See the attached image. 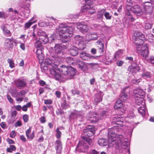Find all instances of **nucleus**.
Masks as SVG:
<instances>
[{
    "label": "nucleus",
    "mask_w": 154,
    "mask_h": 154,
    "mask_svg": "<svg viewBox=\"0 0 154 154\" xmlns=\"http://www.w3.org/2000/svg\"><path fill=\"white\" fill-rule=\"evenodd\" d=\"M51 74L54 76L56 80L62 81L72 79L75 74L74 69L71 66L67 67L62 65L59 69L58 67L51 71Z\"/></svg>",
    "instance_id": "f257e3e1"
},
{
    "label": "nucleus",
    "mask_w": 154,
    "mask_h": 154,
    "mask_svg": "<svg viewBox=\"0 0 154 154\" xmlns=\"http://www.w3.org/2000/svg\"><path fill=\"white\" fill-rule=\"evenodd\" d=\"M133 37L134 40V44L137 46L136 48L137 52L143 57L146 58L149 54V51L147 44L142 46L145 40L144 35L141 32L135 31Z\"/></svg>",
    "instance_id": "f03ea898"
},
{
    "label": "nucleus",
    "mask_w": 154,
    "mask_h": 154,
    "mask_svg": "<svg viewBox=\"0 0 154 154\" xmlns=\"http://www.w3.org/2000/svg\"><path fill=\"white\" fill-rule=\"evenodd\" d=\"M56 32L62 37L61 40L63 43H66L69 40L70 34L73 32L72 27L68 26L65 23H61L57 26L56 29Z\"/></svg>",
    "instance_id": "7ed1b4c3"
},
{
    "label": "nucleus",
    "mask_w": 154,
    "mask_h": 154,
    "mask_svg": "<svg viewBox=\"0 0 154 154\" xmlns=\"http://www.w3.org/2000/svg\"><path fill=\"white\" fill-rule=\"evenodd\" d=\"M65 47H63L62 45L60 44H56L54 48L55 52L51 54V57L53 58V60H55V62L57 64L58 62L61 61V58L63 57L62 56L63 53L62 51L63 49Z\"/></svg>",
    "instance_id": "20e7f679"
},
{
    "label": "nucleus",
    "mask_w": 154,
    "mask_h": 154,
    "mask_svg": "<svg viewBox=\"0 0 154 154\" xmlns=\"http://www.w3.org/2000/svg\"><path fill=\"white\" fill-rule=\"evenodd\" d=\"M94 132L95 129L94 126L88 125L84 129V132L85 133V135L88 137L92 136L94 134ZM82 139L90 146L91 145L92 140L91 139H90L89 137H83Z\"/></svg>",
    "instance_id": "39448f33"
},
{
    "label": "nucleus",
    "mask_w": 154,
    "mask_h": 154,
    "mask_svg": "<svg viewBox=\"0 0 154 154\" xmlns=\"http://www.w3.org/2000/svg\"><path fill=\"white\" fill-rule=\"evenodd\" d=\"M116 134L115 132L110 130L108 133V142L111 144L112 146L116 143H121L122 140L123 136L119 135L117 137H116Z\"/></svg>",
    "instance_id": "423d86ee"
},
{
    "label": "nucleus",
    "mask_w": 154,
    "mask_h": 154,
    "mask_svg": "<svg viewBox=\"0 0 154 154\" xmlns=\"http://www.w3.org/2000/svg\"><path fill=\"white\" fill-rule=\"evenodd\" d=\"M51 57L52 60L49 58H47L45 61V64L47 65L50 69V71L51 73V70L57 68V66L60 62H59L57 64H56V63L55 62V60H53V58L52 57Z\"/></svg>",
    "instance_id": "0eeeda50"
},
{
    "label": "nucleus",
    "mask_w": 154,
    "mask_h": 154,
    "mask_svg": "<svg viewBox=\"0 0 154 154\" xmlns=\"http://www.w3.org/2000/svg\"><path fill=\"white\" fill-rule=\"evenodd\" d=\"M87 143V142L86 143L84 141H80L76 148L75 150L82 152H87L88 147V146Z\"/></svg>",
    "instance_id": "6e6552de"
},
{
    "label": "nucleus",
    "mask_w": 154,
    "mask_h": 154,
    "mask_svg": "<svg viewBox=\"0 0 154 154\" xmlns=\"http://www.w3.org/2000/svg\"><path fill=\"white\" fill-rule=\"evenodd\" d=\"M13 43L15 44L17 43V41L13 38H6L5 41L4 45L6 48L10 50L13 48Z\"/></svg>",
    "instance_id": "1a4fd4ad"
},
{
    "label": "nucleus",
    "mask_w": 154,
    "mask_h": 154,
    "mask_svg": "<svg viewBox=\"0 0 154 154\" xmlns=\"http://www.w3.org/2000/svg\"><path fill=\"white\" fill-rule=\"evenodd\" d=\"M14 82L17 87L20 89L24 88L27 85L26 80L24 79H17Z\"/></svg>",
    "instance_id": "9d476101"
},
{
    "label": "nucleus",
    "mask_w": 154,
    "mask_h": 154,
    "mask_svg": "<svg viewBox=\"0 0 154 154\" xmlns=\"http://www.w3.org/2000/svg\"><path fill=\"white\" fill-rule=\"evenodd\" d=\"M80 56L81 58L83 60L88 61L91 59H97V56L91 55L90 54L84 52H82L80 53Z\"/></svg>",
    "instance_id": "9b49d317"
},
{
    "label": "nucleus",
    "mask_w": 154,
    "mask_h": 154,
    "mask_svg": "<svg viewBox=\"0 0 154 154\" xmlns=\"http://www.w3.org/2000/svg\"><path fill=\"white\" fill-rule=\"evenodd\" d=\"M130 4V3L129 4H127L125 6L126 8L125 14L126 15L128 16V18L129 20L132 22H133L134 21L135 19L133 16L131 14V13L130 12V11L132 12L133 7H131Z\"/></svg>",
    "instance_id": "f8f14e48"
},
{
    "label": "nucleus",
    "mask_w": 154,
    "mask_h": 154,
    "mask_svg": "<svg viewBox=\"0 0 154 154\" xmlns=\"http://www.w3.org/2000/svg\"><path fill=\"white\" fill-rule=\"evenodd\" d=\"M132 12L138 15H141L144 12L141 8L138 5H135L133 7Z\"/></svg>",
    "instance_id": "ddd939ff"
},
{
    "label": "nucleus",
    "mask_w": 154,
    "mask_h": 154,
    "mask_svg": "<svg viewBox=\"0 0 154 154\" xmlns=\"http://www.w3.org/2000/svg\"><path fill=\"white\" fill-rule=\"evenodd\" d=\"M134 97H139L144 96V92L141 89L139 88H137L133 90Z\"/></svg>",
    "instance_id": "4468645a"
},
{
    "label": "nucleus",
    "mask_w": 154,
    "mask_h": 154,
    "mask_svg": "<svg viewBox=\"0 0 154 154\" xmlns=\"http://www.w3.org/2000/svg\"><path fill=\"white\" fill-rule=\"evenodd\" d=\"M36 54L37 57L38 58L39 61H41L42 62V60L44 59V54L43 53V48H37Z\"/></svg>",
    "instance_id": "2eb2a0df"
},
{
    "label": "nucleus",
    "mask_w": 154,
    "mask_h": 154,
    "mask_svg": "<svg viewBox=\"0 0 154 154\" xmlns=\"http://www.w3.org/2000/svg\"><path fill=\"white\" fill-rule=\"evenodd\" d=\"M98 35L96 33H88L86 36V39L87 40L89 41L92 40H95L98 38Z\"/></svg>",
    "instance_id": "dca6fc26"
},
{
    "label": "nucleus",
    "mask_w": 154,
    "mask_h": 154,
    "mask_svg": "<svg viewBox=\"0 0 154 154\" xmlns=\"http://www.w3.org/2000/svg\"><path fill=\"white\" fill-rule=\"evenodd\" d=\"M43 35H46V33L41 29H38L36 31L34 30L33 32V36L35 38H36V39L38 38V37H40Z\"/></svg>",
    "instance_id": "f3484780"
},
{
    "label": "nucleus",
    "mask_w": 154,
    "mask_h": 154,
    "mask_svg": "<svg viewBox=\"0 0 154 154\" xmlns=\"http://www.w3.org/2000/svg\"><path fill=\"white\" fill-rule=\"evenodd\" d=\"M31 129L32 128L30 127L26 131V136L28 139L30 140H32L35 137V131H33L32 133L31 134Z\"/></svg>",
    "instance_id": "a211bd4d"
},
{
    "label": "nucleus",
    "mask_w": 154,
    "mask_h": 154,
    "mask_svg": "<svg viewBox=\"0 0 154 154\" xmlns=\"http://www.w3.org/2000/svg\"><path fill=\"white\" fill-rule=\"evenodd\" d=\"M122 119L120 117V115L116 116L113 118L112 122H114L117 125H123Z\"/></svg>",
    "instance_id": "6ab92c4d"
},
{
    "label": "nucleus",
    "mask_w": 154,
    "mask_h": 154,
    "mask_svg": "<svg viewBox=\"0 0 154 154\" xmlns=\"http://www.w3.org/2000/svg\"><path fill=\"white\" fill-rule=\"evenodd\" d=\"M77 28L80 31L83 33L87 32L89 29V27L86 25H82V24L78 25Z\"/></svg>",
    "instance_id": "aec40b11"
},
{
    "label": "nucleus",
    "mask_w": 154,
    "mask_h": 154,
    "mask_svg": "<svg viewBox=\"0 0 154 154\" xmlns=\"http://www.w3.org/2000/svg\"><path fill=\"white\" fill-rule=\"evenodd\" d=\"M103 95L101 93H98L96 94L94 98V104L96 105L101 101L102 100Z\"/></svg>",
    "instance_id": "412c9836"
},
{
    "label": "nucleus",
    "mask_w": 154,
    "mask_h": 154,
    "mask_svg": "<svg viewBox=\"0 0 154 154\" xmlns=\"http://www.w3.org/2000/svg\"><path fill=\"white\" fill-rule=\"evenodd\" d=\"M143 97L144 96L134 97L136 103L139 106L140 105H144L145 103L144 102Z\"/></svg>",
    "instance_id": "4be33fe9"
},
{
    "label": "nucleus",
    "mask_w": 154,
    "mask_h": 154,
    "mask_svg": "<svg viewBox=\"0 0 154 154\" xmlns=\"http://www.w3.org/2000/svg\"><path fill=\"white\" fill-rule=\"evenodd\" d=\"M115 144L119 146L121 145L122 148L124 149H126L128 146L129 145V143L127 139H125V140H124L123 139V137L122 141L119 143H116Z\"/></svg>",
    "instance_id": "5701e85b"
},
{
    "label": "nucleus",
    "mask_w": 154,
    "mask_h": 154,
    "mask_svg": "<svg viewBox=\"0 0 154 154\" xmlns=\"http://www.w3.org/2000/svg\"><path fill=\"white\" fill-rule=\"evenodd\" d=\"M1 29L5 35L7 37H10L11 35V33L10 31L7 29L5 25H2L1 26Z\"/></svg>",
    "instance_id": "b1692460"
},
{
    "label": "nucleus",
    "mask_w": 154,
    "mask_h": 154,
    "mask_svg": "<svg viewBox=\"0 0 154 154\" xmlns=\"http://www.w3.org/2000/svg\"><path fill=\"white\" fill-rule=\"evenodd\" d=\"M55 146L57 151H60L62 149V144L61 141L58 139L55 142Z\"/></svg>",
    "instance_id": "393cba45"
},
{
    "label": "nucleus",
    "mask_w": 154,
    "mask_h": 154,
    "mask_svg": "<svg viewBox=\"0 0 154 154\" xmlns=\"http://www.w3.org/2000/svg\"><path fill=\"white\" fill-rule=\"evenodd\" d=\"M139 69V67L137 65H136L135 66H129L128 69V71L132 73H134L138 72Z\"/></svg>",
    "instance_id": "a878e982"
},
{
    "label": "nucleus",
    "mask_w": 154,
    "mask_h": 154,
    "mask_svg": "<svg viewBox=\"0 0 154 154\" xmlns=\"http://www.w3.org/2000/svg\"><path fill=\"white\" fill-rule=\"evenodd\" d=\"M77 63L79 65V68L83 70H85L86 69L87 65V64L82 61L77 60Z\"/></svg>",
    "instance_id": "bb28decb"
},
{
    "label": "nucleus",
    "mask_w": 154,
    "mask_h": 154,
    "mask_svg": "<svg viewBox=\"0 0 154 154\" xmlns=\"http://www.w3.org/2000/svg\"><path fill=\"white\" fill-rule=\"evenodd\" d=\"M123 106V103L121 100L119 99L116 102L114 106V108L116 109H121Z\"/></svg>",
    "instance_id": "cd10ccee"
},
{
    "label": "nucleus",
    "mask_w": 154,
    "mask_h": 154,
    "mask_svg": "<svg viewBox=\"0 0 154 154\" xmlns=\"http://www.w3.org/2000/svg\"><path fill=\"white\" fill-rule=\"evenodd\" d=\"M37 39H38L40 40L42 43L44 44H45L49 41V39L47 37V34H46V35H43V36L39 37L38 38H37Z\"/></svg>",
    "instance_id": "c85d7f7f"
},
{
    "label": "nucleus",
    "mask_w": 154,
    "mask_h": 154,
    "mask_svg": "<svg viewBox=\"0 0 154 154\" xmlns=\"http://www.w3.org/2000/svg\"><path fill=\"white\" fill-rule=\"evenodd\" d=\"M87 5H85V7L83 8L84 9L86 10L87 13L88 14H92L95 13V10L94 8H91L89 6L87 7Z\"/></svg>",
    "instance_id": "c756f323"
},
{
    "label": "nucleus",
    "mask_w": 154,
    "mask_h": 154,
    "mask_svg": "<svg viewBox=\"0 0 154 154\" xmlns=\"http://www.w3.org/2000/svg\"><path fill=\"white\" fill-rule=\"evenodd\" d=\"M87 120L90 121L92 123H95L97 122L99 120L98 116L97 115L94 116V117H90V118L87 119Z\"/></svg>",
    "instance_id": "7c9ffc66"
},
{
    "label": "nucleus",
    "mask_w": 154,
    "mask_h": 154,
    "mask_svg": "<svg viewBox=\"0 0 154 154\" xmlns=\"http://www.w3.org/2000/svg\"><path fill=\"white\" fill-rule=\"evenodd\" d=\"M69 52L72 55L76 56L78 54V48L76 47H72L70 49Z\"/></svg>",
    "instance_id": "2f4dec72"
},
{
    "label": "nucleus",
    "mask_w": 154,
    "mask_h": 154,
    "mask_svg": "<svg viewBox=\"0 0 154 154\" xmlns=\"http://www.w3.org/2000/svg\"><path fill=\"white\" fill-rule=\"evenodd\" d=\"M98 144L101 146H106L108 144L107 141L104 139H100L98 141Z\"/></svg>",
    "instance_id": "473e14b6"
},
{
    "label": "nucleus",
    "mask_w": 154,
    "mask_h": 154,
    "mask_svg": "<svg viewBox=\"0 0 154 154\" xmlns=\"http://www.w3.org/2000/svg\"><path fill=\"white\" fill-rule=\"evenodd\" d=\"M152 7H143V13L146 14H150L152 11Z\"/></svg>",
    "instance_id": "72a5a7b5"
},
{
    "label": "nucleus",
    "mask_w": 154,
    "mask_h": 154,
    "mask_svg": "<svg viewBox=\"0 0 154 154\" xmlns=\"http://www.w3.org/2000/svg\"><path fill=\"white\" fill-rule=\"evenodd\" d=\"M138 110L139 112L141 114L143 117L146 114V109L144 106H141L139 107Z\"/></svg>",
    "instance_id": "f704fd0d"
},
{
    "label": "nucleus",
    "mask_w": 154,
    "mask_h": 154,
    "mask_svg": "<svg viewBox=\"0 0 154 154\" xmlns=\"http://www.w3.org/2000/svg\"><path fill=\"white\" fill-rule=\"evenodd\" d=\"M42 43L41 41L38 39H37V40L34 43V45L36 48H43L42 45Z\"/></svg>",
    "instance_id": "c9c22d12"
},
{
    "label": "nucleus",
    "mask_w": 154,
    "mask_h": 154,
    "mask_svg": "<svg viewBox=\"0 0 154 154\" xmlns=\"http://www.w3.org/2000/svg\"><path fill=\"white\" fill-rule=\"evenodd\" d=\"M35 22V21H32V19L29 21L25 23L24 25L25 30L29 28L31 25L33 23Z\"/></svg>",
    "instance_id": "e433bc0d"
},
{
    "label": "nucleus",
    "mask_w": 154,
    "mask_h": 154,
    "mask_svg": "<svg viewBox=\"0 0 154 154\" xmlns=\"http://www.w3.org/2000/svg\"><path fill=\"white\" fill-rule=\"evenodd\" d=\"M78 48L80 50L84 49L85 48V45L84 44L83 41L79 42L77 43Z\"/></svg>",
    "instance_id": "4c0bfd02"
},
{
    "label": "nucleus",
    "mask_w": 154,
    "mask_h": 154,
    "mask_svg": "<svg viewBox=\"0 0 154 154\" xmlns=\"http://www.w3.org/2000/svg\"><path fill=\"white\" fill-rule=\"evenodd\" d=\"M75 39L76 41V43L79 42H81L83 41V38L82 36L79 35H77L75 37Z\"/></svg>",
    "instance_id": "58836bf2"
},
{
    "label": "nucleus",
    "mask_w": 154,
    "mask_h": 154,
    "mask_svg": "<svg viewBox=\"0 0 154 154\" xmlns=\"http://www.w3.org/2000/svg\"><path fill=\"white\" fill-rule=\"evenodd\" d=\"M26 93V92L24 91L23 90L20 91L19 92H17V97H24L25 94Z\"/></svg>",
    "instance_id": "ea45409f"
},
{
    "label": "nucleus",
    "mask_w": 154,
    "mask_h": 154,
    "mask_svg": "<svg viewBox=\"0 0 154 154\" xmlns=\"http://www.w3.org/2000/svg\"><path fill=\"white\" fill-rule=\"evenodd\" d=\"M120 97L124 100H126L128 98V96L123 91L120 93Z\"/></svg>",
    "instance_id": "a19ab883"
},
{
    "label": "nucleus",
    "mask_w": 154,
    "mask_h": 154,
    "mask_svg": "<svg viewBox=\"0 0 154 154\" xmlns=\"http://www.w3.org/2000/svg\"><path fill=\"white\" fill-rule=\"evenodd\" d=\"M65 61L69 64H71L73 63V60L72 58L70 57H67L65 59Z\"/></svg>",
    "instance_id": "79ce46f5"
},
{
    "label": "nucleus",
    "mask_w": 154,
    "mask_h": 154,
    "mask_svg": "<svg viewBox=\"0 0 154 154\" xmlns=\"http://www.w3.org/2000/svg\"><path fill=\"white\" fill-rule=\"evenodd\" d=\"M142 77L144 78H150L151 77L150 73L148 72H143L142 74Z\"/></svg>",
    "instance_id": "37998d69"
},
{
    "label": "nucleus",
    "mask_w": 154,
    "mask_h": 154,
    "mask_svg": "<svg viewBox=\"0 0 154 154\" xmlns=\"http://www.w3.org/2000/svg\"><path fill=\"white\" fill-rule=\"evenodd\" d=\"M8 63H9V67L13 68L14 67V63L13 60L11 59L8 58L7 60Z\"/></svg>",
    "instance_id": "c03bdc74"
},
{
    "label": "nucleus",
    "mask_w": 154,
    "mask_h": 154,
    "mask_svg": "<svg viewBox=\"0 0 154 154\" xmlns=\"http://www.w3.org/2000/svg\"><path fill=\"white\" fill-rule=\"evenodd\" d=\"M8 17V15L4 11H0V18L5 19Z\"/></svg>",
    "instance_id": "a18cd8bd"
},
{
    "label": "nucleus",
    "mask_w": 154,
    "mask_h": 154,
    "mask_svg": "<svg viewBox=\"0 0 154 154\" xmlns=\"http://www.w3.org/2000/svg\"><path fill=\"white\" fill-rule=\"evenodd\" d=\"M98 47L99 48L100 53H103L104 51V45L103 44H100L99 45H98Z\"/></svg>",
    "instance_id": "49530a36"
},
{
    "label": "nucleus",
    "mask_w": 154,
    "mask_h": 154,
    "mask_svg": "<svg viewBox=\"0 0 154 154\" xmlns=\"http://www.w3.org/2000/svg\"><path fill=\"white\" fill-rule=\"evenodd\" d=\"M149 42H154V36L152 34H149L148 35Z\"/></svg>",
    "instance_id": "de8ad7c7"
},
{
    "label": "nucleus",
    "mask_w": 154,
    "mask_h": 154,
    "mask_svg": "<svg viewBox=\"0 0 154 154\" xmlns=\"http://www.w3.org/2000/svg\"><path fill=\"white\" fill-rule=\"evenodd\" d=\"M147 61L152 64H154V56H151L147 59Z\"/></svg>",
    "instance_id": "09e8293b"
},
{
    "label": "nucleus",
    "mask_w": 154,
    "mask_h": 154,
    "mask_svg": "<svg viewBox=\"0 0 154 154\" xmlns=\"http://www.w3.org/2000/svg\"><path fill=\"white\" fill-rule=\"evenodd\" d=\"M104 15L107 20H110L111 18L112 15L109 12L104 11Z\"/></svg>",
    "instance_id": "8fccbe9b"
},
{
    "label": "nucleus",
    "mask_w": 154,
    "mask_h": 154,
    "mask_svg": "<svg viewBox=\"0 0 154 154\" xmlns=\"http://www.w3.org/2000/svg\"><path fill=\"white\" fill-rule=\"evenodd\" d=\"M104 11L103 10L100 11L97 14V17L98 18H101L102 17L103 15H104Z\"/></svg>",
    "instance_id": "3c124183"
},
{
    "label": "nucleus",
    "mask_w": 154,
    "mask_h": 154,
    "mask_svg": "<svg viewBox=\"0 0 154 154\" xmlns=\"http://www.w3.org/2000/svg\"><path fill=\"white\" fill-rule=\"evenodd\" d=\"M77 117V115L75 113H72L69 116V118L71 120H75Z\"/></svg>",
    "instance_id": "603ef678"
},
{
    "label": "nucleus",
    "mask_w": 154,
    "mask_h": 154,
    "mask_svg": "<svg viewBox=\"0 0 154 154\" xmlns=\"http://www.w3.org/2000/svg\"><path fill=\"white\" fill-rule=\"evenodd\" d=\"M61 106L63 108L65 109H66L69 107V105L66 103V101H65L61 104Z\"/></svg>",
    "instance_id": "864d4df0"
},
{
    "label": "nucleus",
    "mask_w": 154,
    "mask_h": 154,
    "mask_svg": "<svg viewBox=\"0 0 154 154\" xmlns=\"http://www.w3.org/2000/svg\"><path fill=\"white\" fill-rule=\"evenodd\" d=\"M123 50H120L116 51L114 56L115 58H116L117 56H119L120 55L123 53Z\"/></svg>",
    "instance_id": "5fc2aeb1"
},
{
    "label": "nucleus",
    "mask_w": 154,
    "mask_h": 154,
    "mask_svg": "<svg viewBox=\"0 0 154 154\" xmlns=\"http://www.w3.org/2000/svg\"><path fill=\"white\" fill-rule=\"evenodd\" d=\"M56 136L59 139L61 137V132L59 131V128H57L56 130Z\"/></svg>",
    "instance_id": "6e6d98bb"
},
{
    "label": "nucleus",
    "mask_w": 154,
    "mask_h": 154,
    "mask_svg": "<svg viewBox=\"0 0 154 154\" xmlns=\"http://www.w3.org/2000/svg\"><path fill=\"white\" fill-rule=\"evenodd\" d=\"M12 96H14L16 95H17V90L16 88L12 89L11 91Z\"/></svg>",
    "instance_id": "4d7b16f0"
},
{
    "label": "nucleus",
    "mask_w": 154,
    "mask_h": 154,
    "mask_svg": "<svg viewBox=\"0 0 154 154\" xmlns=\"http://www.w3.org/2000/svg\"><path fill=\"white\" fill-rule=\"evenodd\" d=\"M97 115L96 113H95L93 112H90L88 114V116L87 117V119H89L90 118V117H94V116Z\"/></svg>",
    "instance_id": "13d9d810"
},
{
    "label": "nucleus",
    "mask_w": 154,
    "mask_h": 154,
    "mask_svg": "<svg viewBox=\"0 0 154 154\" xmlns=\"http://www.w3.org/2000/svg\"><path fill=\"white\" fill-rule=\"evenodd\" d=\"M23 119L25 122H27L29 120V116L27 114L24 115L23 116Z\"/></svg>",
    "instance_id": "bf43d9fd"
},
{
    "label": "nucleus",
    "mask_w": 154,
    "mask_h": 154,
    "mask_svg": "<svg viewBox=\"0 0 154 154\" xmlns=\"http://www.w3.org/2000/svg\"><path fill=\"white\" fill-rule=\"evenodd\" d=\"M152 25L149 23H147L145 24V28L146 29H151Z\"/></svg>",
    "instance_id": "052dcab7"
},
{
    "label": "nucleus",
    "mask_w": 154,
    "mask_h": 154,
    "mask_svg": "<svg viewBox=\"0 0 154 154\" xmlns=\"http://www.w3.org/2000/svg\"><path fill=\"white\" fill-rule=\"evenodd\" d=\"M141 81V78H139L138 79H134L132 80V82L133 83L137 84L140 82Z\"/></svg>",
    "instance_id": "680f3d73"
},
{
    "label": "nucleus",
    "mask_w": 154,
    "mask_h": 154,
    "mask_svg": "<svg viewBox=\"0 0 154 154\" xmlns=\"http://www.w3.org/2000/svg\"><path fill=\"white\" fill-rule=\"evenodd\" d=\"M22 125V123L21 121H18L15 123V126L16 127L18 126H21Z\"/></svg>",
    "instance_id": "e2e57ef3"
},
{
    "label": "nucleus",
    "mask_w": 154,
    "mask_h": 154,
    "mask_svg": "<svg viewBox=\"0 0 154 154\" xmlns=\"http://www.w3.org/2000/svg\"><path fill=\"white\" fill-rule=\"evenodd\" d=\"M152 3H151L149 2H145L144 3L143 7L152 6Z\"/></svg>",
    "instance_id": "0e129e2a"
},
{
    "label": "nucleus",
    "mask_w": 154,
    "mask_h": 154,
    "mask_svg": "<svg viewBox=\"0 0 154 154\" xmlns=\"http://www.w3.org/2000/svg\"><path fill=\"white\" fill-rule=\"evenodd\" d=\"M16 135L15 131L14 130L12 131L10 134V137L12 138H14Z\"/></svg>",
    "instance_id": "69168bd1"
},
{
    "label": "nucleus",
    "mask_w": 154,
    "mask_h": 154,
    "mask_svg": "<svg viewBox=\"0 0 154 154\" xmlns=\"http://www.w3.org/2000/svg\"><path fill=\"white\" fill-rule=\"evenodd\" d=\"M72 92L73 95H79L80 94V92L78 91L75 90H72Z\"/></svg>",
    "instance_id": "338daca9"
},
{
    "label": "nucleus",
    "mask_w": 154,
    "mask_h": 154,
    "mask_svg": "<svg viewBox=\"0 0 154 154\" xmlns=\"http://www.w3.org/2000/svg\"><path fill=\"white\" fill-rule=\"evenodd\" d=\"M123 63L124 62L121 60H118L116 63L117 65L119 66H122Z\"/></svg>",
    "instance_id": "774afa93"
}]
</instances>
